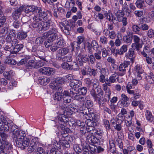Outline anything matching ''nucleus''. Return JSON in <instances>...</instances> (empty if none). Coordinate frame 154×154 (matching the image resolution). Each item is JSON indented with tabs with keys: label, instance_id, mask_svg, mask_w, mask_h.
I'll return each mask as SVG.
<instances>
[{
	"label": "nucleus",
	"instance_id": "nucleus-1",
	"mask_svg": "<svg viewBox=\"0 0 154 154\" xmlns=\"http://www.w3.org/2000/svg\"><path fill=\"white\" fill-rule=\"evenodd\" d=\"M25 135L24 131L21 130L14 134V140L17 146L23 149L28 146L30 144L29 139L25 137Z\"/></svg>",
	"mask_w": 154,
	"mask_h": 154
},
{
	"label": "nucleus",
	"instance_id": "nucleus-2",
	"mask_svg": "<svg viewBox=\"0 0 154 154\" xmlns=\"http://www.w3.org/2000/svg\"><path fill=\"white\" fill-rule=\"evenodd\" d=\"M96 89V91L94 89L92 88L90 91V94L95 100L99 102L100 106L101 107L104 104V103H101V101H100L103 94V91L100 88Z\"/></svg>",
	"mask_w": 154,
	"mask_h": 154
},
{
	"label": "nucleus",
	"instance_id": "nucleus-3",
	"mask_svg": "<svg viewBox=\"0 0 154 154\" xmlns=\"http://www.w3.org/2000/svg\"><path fill=\"white\" fill-rule=\"evenodd\" d=\"M74 99L83 103V105L88 108L92 107L93 105V102L88 99V97L84 96L76 95L74 97Z\"/></svg>",
	"mask_w": 154,
	"mask_h": 154
},
{
	"label": "nucleus",
	"instance_id": "nucleus-4",
	"mask_svg": "<svg viewBox=\"0 0 154 154\" xmlns=\"http://www.w3.org/2000/svg\"><path fill=\"white\" fill-rule=\"evenodd\" d=\"M1 121L0 122V130L4 131H8L10 128L9 126L12 124L11 121L7 122L6 118L2 116L1 117Z\"/></svg>",
	"mask_w": 154,
	"mask_h": 154
},
{
	"label": "nucleus",
	"instance_id": "nucleus-5",
	"mask_svg": "<svg viewBox=\"0 0 154 154\" xmlns=\"http://www.w3.org/2000/svg\"><path fill=\"white\" fill-rule=\"evenodd\" d=\"M133 86L134 85L131 84V83L129 82L128 83L126 86V89L127 93L130 95H133L134 98L136 99L140 96L139 92L136 89L135 90H131L133 88Z\"/></svg>",
	"mask_w": 154,
	"mask_h": 154
},
{
	"label": "nucleus",
	"instance_id": "nucleus-6",
	"mask_svg": "<svg viewBox=\"0 0 154 154\" xmlns=\"http://www.w3.org/2000/svg\"><path fill=\"white\" fill-rule=\"evenodd\" d=\"M34 21L32 24V26L39 33H41L43 30L42 28V22L38 20V17L36 16L33 17Z\"/></svg>",
	"mask_w": 154,
	"mask_h": 154
},
{
	"label": "nucleus",
	"instance_id": "nucleus-7",
	"mask_svg": "<svg viewBox=\"0 0 154 154\" xmlns=\"http://www.w3.org/2000/svg\"><path fill=\"white\" fill-rule=\"evenodd\" d=\"M52 28L47 32L44 33V35L48 37L50 35V38H51L52 41L54 40L57 37L58 31L56 26L54 25L51 26Z\"/></svg>",
	"mask_w": 154,
	"mask_h": 154
},
{
	"label": "nucleus",
	"instance_id": "nucleus-8",
	"mask_svg": "<svg viewBox=\"0 0 154 154\" xmlns=\"http://www.w3.org/2000/svg\"><path fill=\"white\" fill-rule=\"evenodd\" d=\"M133 39L134 43L132 44L131 47L133 48H135L137 50L142 48V42L140 38L137 35L133 36Z\"/></svg>",
	"mask_w": 154,
	"mask_h": 154
},
{
	"label": "nucleus",
	"instance_id": "nucleus-9",
	"mask_svg": "<svg viewBox=\"0 0 154 154\" xmlns=\"http://www.w3.org/2000/svg\"><path fill=\"white\" fill-rule=\"evenodd\" d=\"M23 10H25V12L26 14H28L30 12H34L37 13H39L41 11V8L37 7L34 5H30L27 6L25 8H23Z\"/></svg>",
	"mask_w": 154,
	"mask_h": 154
},
{
	"label": "nucleus",
	"instance_id": "nucleus-10",
	"mask_svg": "<svg viewBox=\"0 0 154 154\" xmlns=\"http://www.w3.org/2000/svg\"><path fill=\"white\" fill-rule=\"evenodd\" d=\"M69 49L68 47L60 48L57 51V58L59 60L62 59V56L67 54L69 52Z\"/></svg>",
	"mask_w": 154,
	"mask_h": 154
},
{
	"label": "nucleus",
	"instance_id": "nucleus-11",
	"mask_svg": "<svg viewBox=\"0 0 154 154\" xmlns=\"http://www.w3.org/2000/svg\"><path fill=\"white\" fill-rule=\"evenodd\" d=\"M78 63L80 66L83 65V63H86L88 62V57L87 55H82L79 54L77 57Z\"/></svg>",
	"mask_w": 154,
	"mask_h": 154
},
{
	"label": "nucleus",
	"instance_id": "nucleus-12",
	"mask_svg": "<svg viewBox=\"0 0 154 154\" xmlns=\"http://www.w3.org/2000/svg\"><path fill=\"white\" fill-rule=\"evenodd\" d=\"M84 40V38L82 36H78L77 38L76 42H74L70 44L72 48V51H73L75 47H76L77 49H79L80 48V45L83 42Z\"/></svg>",
	"mask_w": 154,
	"mask_h": 154
},
{
	"label": "nucleus",
	"instance_id": "nucleus-13",
	"mask_svg": "<svg viewBox=\"0 0 154 154\" xmlns=\"http://www.w3.org/2000/svg\"><path fill=\"white\" fill-rule=\"evenodd\" d=\"M125 57L129 59L133 63L135 60V55L134 49L133 48L129 49L128 53L125 54Z\"/></svg>",
	"mask_w": 154,
	"mask_h": 154
},
{
	"label": "nucleus",
	"instance_id": "nucleus-14",
	"mask_svg": "<svg viewBox=\"0 0 154 154\" xmlns=\"http://www.w3.org/2000/svg\"><path fill=\"white\" fill-rule=\"evenodd\" d=\"M3 135L6 136V134H4L3 135H1L2 137V141L1 142L2 147H4V148L6 149H11L12 148V146L11 144L8 141L6 140V137H2Z\"/></svg>",
	"mask_w": 154,
	"mask_h": 154
},
{
	"label": "nucleus",
	"instance_id": "nucleus-15",
	"mask_svg": "<svg viewBox=\"0 0 154 154\" xmlns=\"http://www.w3.org/2000/svg\"><path fill=\"white\" fill-rule=\"evenodd\" d=\"M82 82L79 80H73L70 81L69 86L72 88H77L81 86Z\"/></svg>",
	"mask_w": 154,
	"mask_h": 154
},
{
	"label": "nucleus",
	"instance_id": "nucleus-16",
	"mask_svg": "<svg viewBox=\"0 0 154 154\" xmlns=\"http://www.w3.org/2000/svg\"><path fill=\"white\" fill-rule=\"evenodd\" d=\"M80 110L81 111V113L86 115L90 118L93 117L94 116V113L93 112H91L92 111L89 108L85 107L82 109V110L81 109H80Z\"/></svg>",
	"mask_w": 154,
	"mask_h": 154
},
{
	"label": "nucleus",
	"instance_id": "nucleus-17",
	"mask_svg": "<svg viewBox=\"0 0 154 154\" xmlns=\"http://www.w3.org/2000/svg\"><path fill=\"white\" fill-rule=\"evenodd\" d=\"M63 99L64 104L69 103L71 102V97L69 95V92L66 91H64L62 93Z\"/></svg>",
	"mask_w": 154,
	"mask_h": 154
},
{
	"label": "nucleus",
	"instance_id": "nucleus-18",
	"mask_svg": "<svg viewBox=\"0 0 154 154\" xmlns=\"http://www.w3.org/2000/svg\"><path fill=\"white\" fill-rule=\"evenodd\" d=\"M23 9V7H20L16 10L12 14L13 18L15 19H17L19 18V16L20 15Z\"/></svg>",
	"mask_w": 154,
	"mask_h": 154
},
{
	"label": "nucleus",
	"instance_id": "nucleus-19",
	"mask_svg": "<svg viewBox=\"0 0 154 154\" xmlns=\"http://www.w3.org/2000/svg\"><path fill=\"white\" fill-rule=\"evenodd\" d=\"M130 61H124L120 65L119 67V70L120 71H126V68L130 65Z\"/></svg>",
	"mask_w": 154,
	"mask_h": 154
},
{
	"label": "nucleus",
	"instance_id": "nucleus-20",
	"mask_svg": "<svg viewBox=\"0 0 154 154\" xmlns=\"http://www.w3.org/2000/svg\"><path fill=\"white\" fill-rule=\"evenodd\" d=\"M60 128L61 129L60 132L62 136L64 137H67L68 135L69 129L62 124L60 126Z\"/></svg>",
	"mask_w": 154,
	"mask_h": 154
},
{
	"label": "nucleus",
	"instance_id": "nucleus-21",
	"mask_svg": "<svg viewBox=\"0 0 154 154\" xmlns=\"http://www.w3.org/2000/svg\"><path fill=\"white\" fill-rule=\"evenodd\" d=\"M106 69L105 68H102L100 69V73L101 74L99 76V82L102 83L106 82V79L105 75H106Z\"/></svg>",
	"mask_w": 154,
	"mask_h": 154
},
{
	"label": "nucleus",
	"instance_id": "nucleus-22",
	"mask_svg": "<svg viewBox=\"0 0 154 154\" xmlns=\"http://www.w3.org/2000/svg\"><path fill=\"white\" fill-rule=\"evenodd\" d=\"M87 140L88 142L92 145H95L97 144L99 142V139L94 136H91L90 137L88 136Z\"/></svg>",
	"mask_w": 154,
	"mask_h": 154
},
{
	"label": "nucleus",
	"instance_id": "nucleus-23",
	"mask_svg": "<svg viewBox=\"0 0 154 154\" xmlns=\"http://www.w3.org/2000/svg\"><path fill=\"white\" fill-rule=\"evenodd\" d=\"M121 103L123 106L127 107L129 103L127 102L129 100L128 97L125 94H122L121 95Z\"/></svg>",
	"mask_w": 154,
	"mask_h": 154
},
{
	"label": "nucleus",
	"instance_id": "nucleus-24",
	"mask_svg": "<svg viewBox=\"0 0 154 154\" xmlns=\"http://www.w3.org/2000/svg\"><path fill=\"white\" fill-rule=\"evenodd\" d=\"M28 62V63L26 64V67L28 69H31L32 68H35L36 63V60L34 57L31 58Z\"/></svg>",
	"mask_w": 154,
	"mask_h": 154
},
{
	"label": "nucleus",
	"instance_id": "nucleus-25",
	"mask_svg": "<svg viewBox=\"0 0 154 154\" xmlns=\"http://www.w3.org/2000/svg\"><path fill=\"white\" fill-rule=\"evenodd\" d=\"M117 76V73H115L110 76L109 79H106V81L111 85L112 83H114L116 82V79L118 78Z\"/></svg>",
	"mask_w": 154,
	"mask_h": 154
},
{
	"label": "nucleus",
	"instance_id": "nucleus-26",
	"mask_svg": "<svg viewBox=\"0 0 154 154\" xmlns=\"http://www.w3.org/2000/svg\"><path fill=\"white\" fill-rule=\"evenodd\" d=\"M39 57L42 60H39L38 61L36 60L35 66V68H38L40 67L45 66V62L44 61V59H45V58L43 57L39 56Z\"/></svg>",
	"mask_w": 154,
	"mask_h": 154
},
{
	"label": "nucleus",
	"instance_id": "nucleus-27",
	"mask_svg": "<svg viewBox=\"0 0 154 154\" xmlns=\"http://www.w3.org/2000/svg\"><path fill=\"white\" fill-rule=\"evenodd\" d=\"M16 32L15 31L12 30H11L8 34L7 35L6 40L8 42H11L16 35Z\"/></svg>",
	"mask_w": 154,
	"mask_h": 154
},
{
	"label": "nucleus",
	"instance_id": "nucleus-28",
	"mask_svg": "<svg viewBox=\"0 0 154 154\" xmlns=\"http://www.w3.org/2000/svg\"><path fill=\"white\" fill-rule=\"evenodd\" d=\"M91 131H92L91 134H93L94 135L101 136L103 135V130L99 128H92Z\"/></svg>",
	"mask_w": 154,
	"mask_h": 154
},
{
	"label": "nucleus",
	"instance_id": "nucleus-29",
	"mask_svg": "<svg viewBox=\"0 0 154 154\" xmlns=\"http://www.w3.org/2000/svg\"><path fill=\"white\" fill-rule=\"evenodd\" d=\"M128 50V46L126 45H123L119 49L116 50V53L119 55H123Z\"/></svg>",
	"mask_w": 154,
	"mask_h": 154
},
{
	"label": "nucleus",
	"instance_id": "nucleus-30",
	"mask_svg": "<svg viewBox=\"0 0 154 154\" xmlns=\"http://www.w3.org/2000/svg\"><path fill=\"white\" fill-rule=\"evenodd\" d=\"M42 10L39 12V15L38 17V20L41 21L43 19L44 20H46L48 18V14L47 12L43 11L41 12Z\"/></svg>",
	"mask_w": 154,
	"mask_h": 154
},
{
	"label": "nucleus",
	"instance_id": "nucleus-31",
	"mask_svg": "<svg viewBox=\"0 0 154 154\" xmlns=\"http://www.w3.org/2000/svg\"><path fill=\"white\" fill-rule=\"evenodd\" d=\"M50 87L52 89L55 90H61V88L60 84L54 81L50 84Z\"/></svg>",
	"mask_w": 154,
	"mask_h": 154
},
{
	"label": "nucleus",
	"instance_id": "nucleus-32",
	"mask_svg": "<svg viewBox=\"0 0 154 154\" xmlns=\"http://www.w3.org/2000/svg\"><path fill=\"white\" fill-rule=\"evenodd\" d=\"M23 47V45L22 44H20L16 45L14 47H13V50L12 51V54H16Z\"/></svg>",
	"mask_w": 154,
	"mask_h": 154
},
{
	"label": "nucleus",
	"instance_id": "nucleus-33",
	"mask_svg": "<svg viewBox=\"0 0 154 154\" xmlns=\"http://www.w3.org/2000/svg\"><path fill=\"white\" fill-rule=\"evenodd\" d=\"M57 40L56 44L59 48H61L65 45L64 41L62 37L57 38Z\"/></svg>",
	"mask_w": 154,
	"mask_h": 154
},
{
	"label": "nucleus",
	"instance_id": "nucleus-34",
	"mask_svg": "<svg viewBox=\"0 0 154 154\" xmlns=\"http://www.w3.org/2000/svg\"><path fill=\"white\" fill-rule=\"evenodd\" d=\"M39 81L41 85H45L50 82V79L46 77H40L39 79Z\"/></svg>",
	"mask_w": 154,
	"mask_h": 154
},
{
	"label": "nucleus",
	"instance_id": "nucleus-35",
	"mask_svg": "<svg viewBox=\"0 0 154 154\" xmlns=\"http://www.w3.org/2000/svg\"><path fill=\"white\" fill-rule=\"evenodd\" d=\"M119 134H118V138H115L114 139L116 143L117 144L119 148L121 149H123V145L122 139H121Z\"/></svg>",
	"mask_w": 154,
	"mask_h": 154
},
{
	"label": "nucleus",
	"instance_id": "nucleus-36",
	"mask_svg": "<svg viewBox=\"0 0 154 154\" xmlns=\"http://www.w3.org/2000/svg\"><path fill=\"white\" fill-rule=\"evenodd\" d=\"M58 122L60 123V126L61 124L63 125L64 123H66L68 121V119L66 117L65 115H62L61 116H60L58 118Z\"/></svg>",
	"mask_w": 154,
	"mask_h": 154
},
{
	"label": "nucleus",
	"instance_id": "nucleus-37",
	"mask_svg": "<svg viewBox=\"0 0 154 154\" xmlns=\"http://www.w3.org/2000/svg\"><path fill=\"white\" fill-rule=\"evenodd\" d=\"M145 115L146 118L147 120L150 122H152L153 121L154 117L150 111L147 110L145 113Z\"/></svg>",
	"mask_w": 154,
	"mask_h": 154
},
{
	"label": "nucleus",
	"instance_id": "nucleus-38",
	"mask_svg": "<svg viewBox=\"0 0 154 154\" xmlns=\"http://www.w3.org/2000/svg\"><path fill=\"white\" fill-rule=\"evenodd\" d=\"M42 25L43 30H46L49 28L50 26H52V23L51 21L48 20L47 21L42 22Z\"/></svg>",
	"mask_w": 154,
	"mask_h": 154
},
{
	"label": "nucleus",
	"instance_id": "nucleus-39",
	"mask_svg": "<svg viewBox=\"0 0 154 154\" xmlns=\"http://www.w3.org/2000/svg\"><path fill=\"white\" fill-rule=\"evenodd\" d=\"M62 92L61 93L60 92H57L53 96V98L55 101H59L61 98H62L63 94Z\"/></svg>",
	"mask_w": 154,
	"mask_h": 154
},
{
	"label": "nucleus",
	"instance_id": "nucleus-40",
	"mask_svg": "<svg viewBox=\"0 0 154 154\" xmlns=\"http://www.w3.org/2000/svg\"><path fill=\"white\" fill-rule=\"evenodd\" d=\"M150 51L151 50L150 48L146 46L143 48V51L141 52V54L144 57H146L147 55V54L149 53Z\"/></svg>",
	"mask_w": 154,
	"mask_h": 154
},
{
	"label": "nucleus",
	"instance_id": "nucleus-41",
	"mask_svg": "<svg viewBox=\"0 0 154 154\" xmlns=\"http://www.w3.org/2000/svg\"><path fill=\"white\" fill-rule=\"evenodd\" d=\"M5 63L8 64L14 65L16 64V61L15 60L11 58L10 57H8L5 60Z\"/></svg>",
	"mask_w": 154,
	"mask_h": 154
},
{
	"label": "nucleus",
	"instance_id": "nucleus-42",
	"mask_svg": "<svg viewBox=\"0 0 154 154\" xmlns=\"http://www.w3.org/2000/svg\"><path fill=\"white\" fill-rule=\"evenodd\" d=\"M58 149L56 146H54L50 150L46 151L44 154H56L57 151Z\"/></svg>",
	"mask_w": 154,
	"mask_h": 154
},
{
	"label": "nucleus",
	"instance_id": "nucleus-43",
	"mask_svg": "<svg viewBox=\"0 0 154 154\" xmlns=\"http://www.w3.org/2000/svg\"><path fill=\"white\" fill-rule=\"evenodd\" d=\"M91 84L93 87L92 88L97 89L99 88L100 82L97 79H94L92 80Z\"/></svg>",
	"mask_w": 154,
	"mask_h": 154
},
{
	"label": "nucleus",
	"instance_id": "nucleus-44",
	"mask_svg": "<svg viewBox=\"0 0 154 154\" xmlns=\"http://www.w3.org/2000/svg\"><path fill=\"white\" fill-rule=\"evenodd\" d=\"M77 91L79 95L84 96L87 92V88L85 87L80 88L78 89Z\"/></svg>",
	"mask_w": 154,
	"mask_h": 154
},
{
	"label": "nucleus",
	"instance_id": "nucleus-45",
	"mask_svg": "<svg viewBox=\"0 0 154 154\" xmlns=\"http://www.w3.org/2000/svg\"><path fill=\"white\" fill-rule=\"evenodd\" d=\"M92 46V45L89 42L85 43V48L87 49L88 52L91 54L93 53Z\"/></svg>",
	"mask_w": 154,
	"mask_h": 154
},
{
	"label": "nucleus",
	"instance_id": "nucleus-46",
	"mask_svg": "<svg viewBox=\"0 0 154 154\" xmlns=\"http://www.w3.org/2000/svg\"><path fill=\"white\" fill-rule=\"evenodd\" d=\"M27 36L26 33L23 31H20L18 33L17 37L20 40L25 39Z\"/></svg>",
	"mask_w": 154,
	"mask_h": 154
},
{
	"label": "nucleus",
	"instance_id": "nucleus-47",
	"mask_svg": "<svg viewBox=\"0 0 154 154\" xmlns=\"http://www.w3.org/2000/svg\"><path fill=\"white\" fill-rule=\"evenodd\" d=\"M86 122V123L88 126V128L91 127V128H90V129H91V130H92V128H94V127L96 126L97 125V123L92 120H88Z\"/></svg>",
	"mask_w": 154,
	"mask_h": 154
},
{
	"label": "nucleus",
	"instance_id": "nucleus-48",
	"mask_svg": "<svg viewBox=\"0 0 154 154\" xmlns=\"http://www.w3.org/2000/svg\"><path fill=\"white\" fill-rule=\"evenodd\" d=\"M33 143H30L29 144L30 146L28 148L27 150L29 153H31L33 152L36 148V143L34 141H33Z\"/></svg>",
	"mask_w": 154,
	"mask_h": 154
},
{
	"label": "nucleus",
	"instance_id": "nucleus-49",
	"mask_svg": "<svg viewBox=\"0 0 154 154\" xmlns=\"http://www.w3.org/2000/svg\"><path fill=\"white\" fill-rule=\"evenodd\" d=\"M66 26H64V28H63V29H62L63 30V32L66 34V35H69V31L71 30V27L68 23H66Z\"/></svg>",
	"mask_w": 154,
	"mask_h": 154
},
{
	"label": "nucleus",
	"instance_id": "nucleus-50",
	"mask_svg": "<svg viewBox=\"0 0 154 154\" xmlns=\"http://www.w3.org/2000/svg\"><path fill=\"white\" fill-rule=\"evenodd\" d=\"M132 36L130 35H127L126 36L123 37V39L124 41L126 43L128 44H131L132 41Z\"/></svg>",
	"mask_w": 154,
	"mask_h": 154
},
{
	"label": "nucleus",
	"instance_id": "nucleus-51",
	"mask_svg": "<svg viewBox=\"0 0 154 154\" xmlns=\"http://www.w3.org/2000/svg\"><path fill=\"white\" fill-rule=\"evenodd\" d=\"M147 81L150 84L154 83V74L150 72L149 74L148 78L147 79Z\"/></svg>",
	"mask_w": 154,
	"mask_h": 154
},
{
	"label": "nucleus",
	"instance_id": "nucleus-52",
	"mask_svg": "<svg viewBox=\"0 0 154 154\" xmlns=\"http://www.w3.org/2000/svg\"><path fill=\"white\" fill-rule=\"evenodd\" d=\"M100 42L103 44L106 45L108 43V38L105 36L103 35L100 36Z\"/></svg>",
	"mask_w": 154,
	"mask_h": 154
},
{
	"label": "nucleus",
	"instance_id": "nucleus-53",
	"mask_svg": "<svg viewBox=\"0 0 154 154\" xmlns=\"http://www.w3.org/2000/svg\"><path fill=\"white\" fill-rule=\"evenodd\" d=\"M11 123L12 124V125L10 126H11L10 130L11 132L13 133V137L14 138V134L17 131H20L16 130L17 128V126L16 125H13V122H11Z\"/></svg>",
	"mask_w": 154,
	"mask_h": 154
},
{
	"label": "nucleus",
	"instance_id": "nucleus-54",
	"mask_svg": "<svg viewBox=\"0 0 154 154\" xmlns=\"http://www.w3.org/2000/svg\"><path fill=\"white\" fill-rule=\"evenodd\" d=\"M88 62L89 64L91 65L93 64L94 63L96 59L94 57V56L93 54H91L88 56Z\"/></svg>",
	"mask_w": 154,
	"mask_h": 154
},
{
	"label": "nucleus",
	"instance_id": "nucleus-55",
	"mask_svg": "<svg viewBox=\"0 0 154 154\" xmlns=\"http://www.w3.org/2000/svg\"><path fill=\"white\" fill-rule=\"evenodd\" d=\"M96 52L94 54V57L95 59L97 60H100L101 58V51L98 50L96 51Z\"/></svg>",
	"mask_w": 154,
	"mask_h": 154
},
{
	"label": "nucleus",
	"instance_id": "nucleus-56",
	"mask_svg": "<svg viewBox=\"0 0 154 154\" xmlns=\"http://www.w3.org/2000/svg\"><path fill=\"white\" fill-rule=\"evenodd\" d=\"M80 131L81 133L85 134L88 132L91 131V130L90 129V128H86L84 126V127L82 128L81 127L80 128Z\"/></svg>",
	"mask_w": 154,
	"mask_h": 154
},
{
	"label": "nucleus",
	"instance_id": "nucleus-57",
	"mask_svg": "<svg viewBox=\"0 0 154 154\" xmlns=\"http://www.w3.org/2000/svg\"><path fill=\"white\" fill-rule=\"evenodd\" d=\"M111 85L109 83H108L106 81L105 84H103L102 85L103 89L105 91H107L109 90H110L109 88H108V86H110Z\"/></svg>",
	"mask_w": 154,
	"mask_h": 154
},
{
	"label": "nucleus",
	"instance_id": "nucleus-58",
	"mask_svg": "<svg viewBox=\"0 0 154 154\" xmlns=\"http://www.w3.org/2000/svg\"><path fill=\"white\" fill-rule=\"evenodd\" d=\"M134 69L137 73H140L142 74L143 72V70L142 68V67L139 65H137L135 67Z\"/></svg>",
	"mask_w": 154,
	"mask_h": 154
},
{
	"label": "nucleus",
	"instance_id": "nucleus-59",
	"mask_svg": "<svg viewBox=\"0 0 154 154\" xmlns=\"http://www.w3.org/2000/svg\"><path fill=\"white\" fill-rule=\"evenodd\" d=\"M144 3L143 0H137L135 3L136 5L138 8H141L143 6V4Z\"/></svg>",
	"mask_w": 154,
	"mask_h": 154
},
{
	"label": "nucleus",
	"instance_id": "nucleus-60",
	"mask_svg": "<svg viewBox=\"0 0 154 154\" xmlns=\"http://www.w3.org/2000/svg\"><path fill=\"white\" fill-rule=\"evenodd\" d=\"M75 2L74 0H70V2L67 1L66 2L65 6L67 8H70L71 6H74Z\"/></svg>",
	"mask_w": 154,
	"mask_h": 154
},
{
	"label": "nucleus",
	"instance_id": "nucleus-61",
	"mask_svg": "<svg viewBox=\"0 0 154 154\" xmlns=\"http://www.w3.org/2000/svg\"><path fill=\"white\" fill-rule=\"evenodd\" d=\"M93 48L96 51L98 50L99 46L97 41L95 40H93L92 42Z\"/></svg>",
	"mask_w": 154,
	"mask_h": 154
},
{
	"label": "nucleus",
	"instance_id": "nucleus-62",
	"mask_svg": "<svg viewBox=\"0 0 154 154\" xmlns=\"http://www.w3.org/2000/svg\"><path fill=\"white\" fill-rule=\"evenodd\" d=\"M102 56L103 57L105 58L108 55H109V52L110 51L109 50H106V48H103L102 49Z\"/></svg>",
	"mask_w": 154,
	"mask_h": 154
},
{
	"label": "nucleus",
	"instance_id": "nucleus-63",
	"mask_svg": "<svg viewBox=\"0 0 154 154\" xmlns=\"http://www.w3.org/2000/svg\"><path fill=\"white\" fill-rule=\"evenodd\" d=\"M132 27L133 31L136 33H137L140 30V26L139 27L137 25L133 24L132 26Z\"/></svg>",
	"mask_w": 154,
	"mask_h": 154
},
{
	"label": "nucleus",
	"instance_id": "nucleus-64",
	"mask_svg": "<svg viewBox=\"0 0 154 154\" xmlns=\"http://www.w3.org/2000/svg\"><path fill=\"white\" fill-rule=\"evenodd\" d=\"M94 16L95 19L98 18L100 20H103L104 18L103 15L100 13H95Z\"/></svg>",
	"mask_w": 154,
	"mask_h": 154
}]
</instances>
